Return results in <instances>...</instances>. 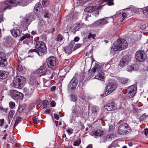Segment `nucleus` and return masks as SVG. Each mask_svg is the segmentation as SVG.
<instances>
[{
	"mask_svg": "<svg viewBox=\"0 0 148 148\" xmlns=\"http://www.w3.org/2000/svg\"><path fill=\"white\" fill-rule=\"evenodd\" d=\"M35 49H31L28 52V54L30 56H33L36 53L39 56H40L39 52L44 53L47 51V48L45 44L40 41L37 42L34 44Z\"/></svg>",
	"mask_w": 148,
	"mask_h": 148,
	"instance_id": "obj_1",
	"label": "nucleus"
},
{
	"mask_svg": "<svg viewBox=\"0 0 148 148\" xmlns=\"http://www.w3.org/2000/svg\"><path fill=\"white\" fill-rule=\"evenodd\" d=\"M127 46L126 41L123 39H118L114 42L111 47L115 51H121L125 49Z\"/></svg>",
	"mask_w": 148,
	"mask_h": 148,
	"instance_id": "obj_2",
	"label": "nucleus"
},
{
	"mask_svg": "<svg viewBox=\"0 0 148 148\" xmlns=\"http://www.w3.org/2000/svg\"><path fill=\"white\" fill-rule=\"evenodd\" d=\"M93 73L92 74V76H90V77H92L94 75V73L95 72H97V74L95 75V78L96 79L102 80L104 78V73L101 69L100 66L98 64H96L94 67L92 68L90 71Z\"/></svg>",
	"mask_w": 148,
	"mask_h": 148,
	"instance_id": "obj_3",
	"label": "nucleus"
},
{
	"mask_svg": "<svg viewBox=\"0 0 148 148\" xmlns=\"http://www.w3.org/2000/svg\"><path fill=\"white\" fill-rule=\"evenodd\" d=\"M130 131V127L127 123H124L120 125L118 129V133L121 135H125Z\"/></svg>",
	"mask_w": 148,
	"mask_h": 148,
	"instance_id": "obj_4",
	"label": "nucleus"
},
{
	"mask_svg": "<svg viewBox=\"0 0 148 148\" xmlns=\"http://www.w3.org/2000/svg\"><path fill=\"white\" fill-rule=\"evenodd\" d=\"M106 5V4H105L102 5L98 6L88 7L85 9L84 11L87 12L93 13V14L96 17L98 16L99 14V12L98 10L101 9L102 7H103Z\"/></svg>",
	"mask_w": 148,
	"mask_h": 148,
	"instance_id": "obj_5",
	"label": "nucleus"
},
{
	"mask_svg": "<svg viewBox=\"0 0 148 148\" xmlns=\"http://www.w3.org/2000/svg\"><path fill=\"white\" fill-rule=\"evenodd\" d=\"M26 82L25 79L23 76H18L15 79L13 82V86L15 88L23 86Z\"/></svg>",
	"mask_w": 148,
	"mask_h": 148,
	"instance_id": "obj_6",
	"label": "nucleus"
},
{
	"mask_svg": "<svg viewBox=\"0 0 148 148\" xmlns=\"http://www.w3.org/2000/svg\"><path fill=\"white\" fill-rule=\"evenodd\" d=\"M46 62L48 67L51 69L54 68L58 63V60L54 56L49 57L46 59Z\"/></svg>",
	"mask_w": 148,
	"mask_h": 148,
	"instance_id": "obj_7",
	"label": "nucleus"
},
{
	"mask_svg": "<svg viewBox=\"0 0 148 148\" xmlns=\"http://www.w3.org/2000/svg\"><path fill=\"white\" fill-rule=\"evenodd\" d=\"M21 0H7L4 2V4L6 5L4 8L3 11L5 12L6 9L11 8L12 6H16L21 3Z\"/></svg>",
	"mask_w": 148,
	"mask_h": 148,
	"instance_id": "obj_8",
	"label": "nucleus"
},
{
	"mask_svg": "<svg viewBox=\"0 0 148 148\" xmlns=\"http://www.w3.org/2000/svg\"><path fill=\"white\" fill-rule=\"evenodd\" d=\"M10 96L12 98L16 100L21 99L23 97L22 93L15 90H12L10 91Z\"/></svg>",
	"mask_w": 148,
	"mask_h": 148,
	"instance_id": "obj_9",
	"label": "nucleus"
},
{
	"mask_svg": "<svg viewBox=\"0 0 148 148\" xmlns=\"http://www.w3.org/2000/svg\"><path fill=\"white\" fill-rule=\"evenodd\" d=\"M43 9L40 2L36 3L34 7V12L38 17H40L43 13Z\"/></svg>",
	"mask_w": 148,
	"mask_h": 148,
	"instance_id": "obj_10",
	"label": "nucleus"
},
{
	"mask_svg": "<svg viewBox=\"0 0 148 148\" xmlns=\"http://www.w3.org/2000/svg\"><path fill=\"white\" fill-rule=\"evenodd\" d=\"M137 90V87L136 85H132L129 87L127 89V95L130 98L134 97Z\"/></svg>",
	"mask_w": 148,
	"mask_h": 148,
	"instance_id": "obj_11",
	"label": "nucleus"
},
{
	"mask_svg": "<svg viewBox=\"0 0 148 148\" xmlns=\"http://www.w3.org/2000/svg\"><path fill=\"white\" fill-rule=\"evenodd\" d=\"M145 53L144 51L142 50L137 51L135 55V58L136 60L140 62H143L145 60Z\"/></svg>",
	"mask_w": 148,
	"mask_h": 148,
	"instance_id": "obj_12",
	"label": "nucleus"
},
{
	"mask_svg": "<svg viewBox=\"0 0 148 148\" xmlns=\"http://www.w3.org/2000/svg\"><path fill=\"white\" fill-rule=\"evenodd\" d=\"M77 84V80L74 76L69 84L68 89L70 90H74L76 88Z\"/></svg>",
	"mask_w": 148,
	"mask_h": 148,
	"instance_id": "obj_13",
	"label": "nucleus"
},
{
	"mask_svg": "<svg viewBox=\"0 0 148 148\" xmlns=\"http://www.w3.org/2000/svg\"><path fill=\"white\" fill-rule=\"evenodd\" d=\"M8 64L5 55L3 53L0 54V66L5 67Z\"/></svg>",
	"mask_w": 148,
	"mask_h": 148,
	"instance_id": "obj_14",
	"label": "nucleus"
},
{
	"mask_svg": "<svg viewBox=\"0 0 148 148\" xmlns=\"http://www.w3.org/2000/svg\"><path fill=\"white\" fill-rule=\"evenodd\" d=\"M130 59L128 55H126L123 56L120 62V66L123 67L126 65L130 62Z\"/></svg>",
	"mask_w": 148,
	"mask_h": 148,
	"instance_id": "obj_15",
	"label": "nucleus"
},
{
	"mask_svg": "<svg viewBox=\"0 0 148 148\" xmlns=\"http://www.w3.org/2000/svg\"><path fill=\"white\" fill-rule=\"evenodd\" d=\"M105 107L107 110L111 111L116 109V105L115 103L111 102L108 103Z\"/></svg>",
	"mask_w": 148,
	"mask_h": 148,
	"instance_id": "obj_16",
	"label": "nucleus"
},
{
	"mask_svg": "<svg viewBox=\"0 0 148 148\" xmlns=\"http://www.w3.org/2000/svg\"><path fill=\"white\" fill-rule=\"evenodd\" d=\"M108 18H103L96 21L94 23V24L96 26H103L104 25L106 24L108 22L107 19Z\"/></svg>",
	"mask_w": 148,
	"mask_h": 148,
	"instance_id": "obj_17",
	"label": "nucleus"
},
{
	"mask_svg": "<svg viewBox=\"0 0 148 148\" xmlns=\"http://www.w3.org/2000/svg\"><path fill=\"white\" fill-rule=\"evenodd\" d=\"M116 88V86L114 83H109L108 84L106 87V89L108 92L111 93L114 91Z\"/></svg>",
	"mask_w": 148,
	"mask_h": 148,
	"instance_id": "obj_18",
	"label": "nucleus"
},
{
	"mask_svg": "<svg viewBox=\"0 0 148 148\" xmlns=\"http://www.w3.org/2000/svg\"><path fill=\"white\" fill-rule=\"evenodd\" d=\"M33 13H31L29 14L28 18H25L24 19V22L25 24V26L27 27L30 24L31 20H32L33 18Z\"/></svg>",
	"mask_w": 148,
	"mask_h": 148,
	"instance_id": "obj_19",
	"label": "nucleus"
},
{
	"mask_svg": "<svg viewBox=\"0 0 148 148\" xmlns=\"http://www.w3.org/2000/svg\"><path fill=\"white\" fill-rule=\"evenodd\" d=\"M72 43V42L71 43L69 44V46H67L64 48V51L65 53L68 55L71 54L73 51V45Z\"/></svg>",
	"mask_w": 148,
	"mask_h": 148,
	"instance_id": "obj_20",
	"label": "nucleus"
},
{
	"mask_svg": "<svg viewBox=\"0 0 148 148\" xmlns=\"http://www.w3.org/2000/svg\"><path fill=\"white\" fill-rule=\"evenodd\" d=\"M12 35L14 37H17L19 36L21 33L19 30L17 29H13L11 31Z\"/></svg>",
	"mask_w": 148,
	"mask_h": 148,
	"instance_id": "obj_21",
	"label": "nucleus"
},
{
	"mask_svg": "<svg viewBox=\"0 0 148 148\" xmlns=\"http://www.w3.org/2000/svg\"><path fill=\"white\" fill-rule=\"evenodd\" d=\"M8 75V73L5 71L0 70V79H4L6 78Z\"/></svg>",
	"mask_w": 148,
	"mask_h": 148,
	"instance_id": "obj_22",
	"label": "nucleus"
},
{
	"mask_svg": "<svg viewBox=\"0 0 148 148\" xmlns=\"http://www.w3.org/2000/svg\"><path fill=\"white\" fill-rule=\"evenodd\" d=\"M113 0H99L100 3L102 4L104 2L106 3L109 5H112L114 4Z\"/></svg>",
	"mask_w": 148,
	"mask_h": 148,
	"instance_id": "obj_23",
	"label": "nucleus"
},
{
	"mask_svg": "<svg viewBox=\"0 0 148 148\" xmlns=\"http://www.w3.org/2000/svg\"><path fill=\"white\" fill-rule=\"evenodd\" d=\"M99 111V108L96 106H93L92 107L91 111L92 114L94 116H97V112Z\"/></svg>",
	"mask_w": 148,
	"mask_h": 148,
	"instance_id": "obj_24",
	"label": "nucleus"
},
{
	"mask_svg": "<svg viewBox=\"0 0 148 148\" xmlns=\"http://www.w3.org/2000/svg\"><path fill=\"white\" fill-rule=\"evenodd\" d=\"M103 132L102 130L101 129L97 130L96 131L93 132V134L97 136H101L103 134Z\"/></svg>",
	"mask_w": 148,
	"mask_h": 148,
	"instance_id": "obj_25",
	"label": "nucleus"
},
{
	"mask_svg": "<svg viewBox=\"0 0 148 148\" xmlns=\"http://www.w3.org/2000/svg\"><path fill=\"white\" fill-rule=\"evenodd\" d=\"M29 84L31 86H34L36 84V81L34 77H32L30 79Z\"/></svg>",
	"mask_w": 148,
	"mask_h": 148,
	"instance_id": "obj_26",
	"label": "nucleus"
},
{
	"mask_svg": "<svg viewBox=\"0 0 148 148\" xmlns=\"http://www.w3.org/2000/svg\"><path fill=\"white\" fill-rule=\"evenodd\" d=\"M120 83L123 84H125L128 83L129 82V79L125 78H121L119 79Z\"/></svg>",
	"mask_w": 148,
	"mask_h": 148,
	"instance_id": "obj_27",
	"label": "nucleus"
},
{
	"mask_svg": "<svg viewBox=\"0 0 148 148\" xmlns=\"http://www.w3.org/2000/svg\"><path fill=\"white\" fill-rule=\"evenodd\" d=\"M30 36L29 34H26L23 36L22 37H21L20 40V41H22L23 40H24L23 42H24L27 39H29L30 38Z\"/></svg>",
	"mask_w": 148,
	"mask_h": 148,
	"instance_id": "obj_28",
	"label": "nucleus"
},
{
	"mask_svg": "<svg viewBox=\"0 0 148 148\" xmlns=\"http://www.w3.org/2000/svg\"><path fill=\"white\" fill-rule=\"evenodd\" d=\"M22 120L23 119L21 117H17L14 126V128L18 123H20Z\"/></svg>",
	"mask_w": 148,
	"mask_h": 148,
	"instance_id": "obj_29",
	"label": "nucleus"
},
{
	"mask_svg": "<svg viewBox=\"0 0 148 148\" xmlns=\"http://www.w3.org/2000/svg\"><path fill=\"white\" fill-rule=\"evenodd\" d=\"M41 3L43 6L45 7L49 6V0H42Z\"/></svg>",
	"mask_w": 148,
	"mask_h": 148,
	"instance_id": "obj_30",
	"label": "nucleus"
},
{
	"mask_svg": "<svg viewBox=\"0 0 148 148\" xmlns=\"http://www.w3.org/2000/svg\"><path fill=\"white\" fill-rule=\"evenodd\" d=\"M34 86H30L29 88L28 89L29 91L28 94L29 96H30L32 95L34 90Z\"/></svg>",
	"mask_w": 148,
	"mask_h": 148,
	"instance_id": "obj_31",
	"label": "nucleus"
},
{
	"mask_svg": "<svg viewBox=\"0 0 148 148\" xmlns=\"http://www.w3.org/2000/svg\"><path fill=\"white\" fill-rule=\"evenodd\" d=\"M15 113L14 110H11L8 114V117L9 119H12L13 118V116Z\"/></svg>",
	"mask_w": 148,
	"mask_h": 148,
	"instance_id": "obj_32",
	"label": "nucleus"
},
{
	"mask_svg": "<svg viewBox=\"0 0 148 148\" xmlns=\"http://www.w3.org/2000/svg\"><path fill=\"white\" fill-rule=\"evenodd\" d=\"M143 10L144 14L148 17V6L144 8Z\"/></svg>",
	"mask_w": 148,
	"mask_h": 148,
	"instance_id": "obj_33",
	"label": "nucleus"
},
{
	"mask_svg": "<svg viewBox=\"0 0 148 148\" xmlns=\"http://www.w3.org/2000/svg\"><path fill=\"white\" fill-rule=\"evenodd\" d=\"M81 140L80 139L75 140L73 142V145L74 146H78L81 143Z\"/></svg>",
	"mask_w": 148,
	"mask_h": 148,
	"instance_id": "obj_34",
	"label": "nucleus"
},
{
	"mask_svg": "<svg viewBox=\"0 0 148 148\" xmlns=\"http://www.w3.org/2000/svg\"><path fill=\"white\" fill-rule=\"evenodd\" d=\"M44 17L45 18H49L50 15L49 12L47 10H45Z\"/></svg>",
	"mask_w": 148,
	"mask_h": 148,
	"instance_id": "obj_35",
	"label": "nucleus"
},
{
	"mask_svg": "<svg viewBox=\"0 0 148 148\" xmlns=\"http://www.w3.org/2000/svg\"><path fill=\"white\" fill-rule=\"evenodd\" d=\"M81 108L79 106H76L75 108V112L77 114L78 113L81 111Z\"/></svg>",
	"mask_w": 148,
	"mask_h": 148,
	"instance_id": "obj_36",
	"label": "nucleus"
},
{
	"mask_svg": "<svg viewBox=\"0 0 148 148\" xmlns=\"http://www.w3.org/2000/svg\"><path fill=\"white\" fill-rule=\"evenodd\" d=\"M70 98L71 101L74 102H75L77 99V97L76 96L73 95H71Z\"/></svg>",
	"mask_w": 148,
	"mask_h": 148,
	"instance_id": "obj_37",
	"label": "nucleus"
},
{
	"mask_svg": "<svg viewBox=\"0 0 148 148\" xmlns=\"http://www.w3.org/2000/svg\"><path fill=\"white\" fill-rule=\"evenodd\" d=\"M129 72H130L134 70V67L133 66H128L127 67L126 69Z\"/></svg>",
	"mask_w": 148,
	"mask_h": 148,
	"instance_id": "obj_38",
	"label": "nucleus"
},
{
	"mask_svg": "<svg viewBox=\"0 0 148 148\" xmlns=\"http://www.w3.org/2000/svg\"><path fill=\"white\" fill-rule=\"evenodd\" d=\"M17 71L21 72L23 70V68L21 64H20V63H19V64L18 65V66L17 67Z\"/></svg>",
	"mask_w": 148,
	"mask_h": 148,
	"instance_id": "obj_39",
	"label": "nucleus"
},
{
	"mask_svg": "<svg viewBox=\"0 0 148 148\" xmlns=\"http://www.w3.org/2000/svg\"><path fill=\"white\" fill-rule=\"evenodd\" d=\"M62 36L61 34H59L57 36L56 40L58 41H60L62 40Z\"/></svg>",
	"mask_w": 148,
	"mask_h": 148,
	"instance_id": "obj_40",
	"label": "nucleus"
},
{
	"mask_svg": "<svg viewBox=\"0 0 148 148\" xmlns=\"http://www.w3.org/2000/svg\"><path fill=\"white\" fill-rule=\"evenodd\" d=\"M9 104L10 108L11 109L13 108L15 106V103L12 101L10 102Z\"/></svg>",
	"mask_w": 148,
	"mask_h": 148,
	"instance_id": "obj_41",
	"label": "nucleus"
},
{
	"mask_svg": "<svg viewBox=\"0 0 148 148\" xmlns=\"http://www.w3.org/2000/svg\"><path fill=\"white\" fill-rule=\"evenodd\" d=\"M44 69V67L41 66L37 70V72L39 73H41L43 72Z\"/></svg>",
	"mask_w": 148,
	"mask_h": 148,
	"instance_id": "obj_42",
	"label": "nucleus"
},
{
	"mask_svg": "<svg viewBox=\"0 0 148 148\" xmlns=\"http://www.w3.org/2000/svg\"><path fill=\"white\" fill-rule=\"evenodd\" d=\"M0 111L2 113L5 112L6 113L7 110V108H4L3 107H0Z\"/></svg>",
	"mask_w": 148,
	"mask_h": 148,
	"instance_id": "obj_43",
	"label": "nucleus"
},
{
	"mask_svg": "<svg viewBox=\"0 0 148 148\" xmlns=\"http://www.w3.org/2000/svg\"><path fill=\"white\" fill-rule=\"evenodd\" d=\"M81 44H76L73 49V51H75L76 50V49H77L78 48L80 47L81 46Z\"/></svg>",
	"mask_w": 148,
	"mask_h": 148,
	"instance_id": "obj_44",
	"label": "nucleus"
},
{
	"mask_svg": "<svg viewBox=\"0 0 148 148\" xmlns=\"http://www.w3.org/2000/svg\"><path fill=\"white\" fill-rule=\"evenodd\" d=\"M146 26L145 24L142 23L140 25V28L142 30H144L146 29Z\"/></svg>",
	"mask_w": 148,
	"mask_h": 148,
	"instance_id": "obj_45",
	"label": "nucleus"
},
{
	"mask_svg": "<svg viewBox=\"0 0 148 148\" xmlns=\"http://www.w3.org/2000/svg\"><path fill=\"white\" fill-rule=\"evenodd\" d=\"M116 146V144L114 143H113L109 145L108 148H114Z\"/></svg>",
	"mask_w": 148,
	"mask_h": 148,
	"instance_id": "obj_46",
	"label": "nucleus"
},
{
	"mask_svg": "<svg viewBox=\"0 0 148 148\" xmlns=\"http://www.w3.org/2000/svg\"><path fill=\"white\" fill-rule=\"evenodd\" d=\"M95 36V34H92L91 33H90L88 36V39H90L91 38H92L93 39Z\"/></svg>",
	"mask_w": 148,
	"mask_h": 148,
	"instance_id": "obj_47",
	"label": "nucleus"
},
{
	"mask_svg": "<svg viewBox=\"0 0 148 148\" xmlns=\"http://www.w3.org/2000/svg\"><path fill=\"white\" fill-rule=\"evenodd\" d=\"M108 90H107L105 89V90L104 91L103 95L105 97L111 93V92H108Z\"/></svg>",
	"mask_w": 148,
	"mask_h": 148,
	"instance_id": "obj_48",
	"label": "nucleus"
},
{
	"mask_svg": "<svg viewBox=\"0 0 148 148\" xmlns=\"http://www.w3.org/2000/svg\"><path fill=\"white\" fill-rule=\"evenodd\" d=\"M56 76H57V73H56L55 72H53L52 73L51 76V79H53V77H54V79H55L56 78Z\"/></svg>",
	"mask_w": 148,
	"mask_h": 148,
	"instance_id": "obj_49",
	"label": "nucleus"
},
{
	"mask_svg": "<svg viewBox=\"0 0 148 148\" xmlns=\"http://www.w3.org/2000/svg\"><path fill=\"white\" fill-rule=\"evenodd\" d=\"M147 115L146 113H144L141 116V118L142 119L144 120L146 119L147 117Z\"/></svg>",
	"mask_w": 148,
	"mask_h": 148,
	"instance_id": "obj_50",
	"label": "nucleus"
},
{
	"mask_svg": "<svg viewBox=\"0 0 148 148\" xmlns=\"http://www.w3.org/2000/svg\"><path fill=\"white\" fill-rule=\"evenodd\" d=\"M32 120L34 123L35 124L37 123V121L36 120V118L35 116L33 117L32 118Z\"/></svg>",
	"mask_w": 148,
	"mask_h": 148,
	"instance_id": "obj_51",
	"label": "nucleus"
},
{
	"mask_svg": "<svg viewBox=\"0 0 148 148\" xmlns=\"http://www.w3.org/2000/svg\"><path fill=\"white\" fill-rule=\"evenodd\" d=\"M48 101L47 100H45L43 101V105L45 107H47V105L48 104Z\"/></svg>",
	"mask_w": 148,
	"mask_h": 148,
	"instance_id": "obj_52",
	"label": "nucleus"
},
{
	"mask_svg": "<svg viewBox=\"0 0 148 148\" xmlns=\"http://www.w3.org/2000/svg\"><path fill=\"white\" fill-rule=\"evenodd\" d=\"M54 116L55 119L58 120L59 119V116L58 115L54 113L53 114Z\"/></svg>",
	"mask_w": 148,
	"mask_h": 148,
	"instance_id": "obj_53",
	"label": "nucleus"
},
{
	"mask_svg": "<svg viewBox=\"0 0 148 148\" xmlns=\"http://www.w3.org/2000/svg\"><path fill=\"white\" fill-rule=\"evenodd\" d=\"M4 119H0V126L1 127L3 125L4 123Z\"/></svg>",
	"mask_w": 148,
	"mask_h": 148,
	"instance_id": "obj_54",
	"label": "nucleus"
},
{
	"mask_svg": "<svg viewBox=\"0 0 148 148\" xmlns=\"http://www.w3.org/2000/svg\"><path fill=\"white\" fill-rule=\"evenodd\" d=\"M66 131L69 134H72L73 133V130H71L70 129L66 130Z\"/></svg>",
	"mask_w": 148,
	"mask_h": 148,
	"instance_id": "obj_55",
	"label": "nucleus"
},
{
	"mask_svg": "<svg viewBox=\"0 0 148 148\" xmlns=\"http://www.w3.org/2000/svg\"><path fill=\"white\" fill-rule=\"evenodd\" d=\"M143 132L145 134L146 136H147L148 135V128L145 129L143 131Z\"/></svg>",
	"mask_w": 148,
	"mask_h": 148,
	"instance_id": "obj_56",
	"label": "nucleus"
},
{
	"mask_svg": "<svg viewBox=\"0 0 148 148\" xmlns=\"http://www.w3.org/2000/svg\"><path fill=\"white\" fill-rule=\"evenodd\" d=\"M3 21V14H0V23Z\"/></svg>",
	"mask_w": 148,
	"mask_h": 148,
	"instance_id": "obj_57",
	"label": "nucleus"
},
{
	"mask_svg": "<svg viewBox=\"0 0 148 148\" xmlns=\"http://www.w3.org/2000/svg\"><path fill=\"white\" fill-rule=\"evenodd\" d=\"M56 103L54 101H52L51 102V106L52 107H55L56 106Z\"/></svg>",
	"mask_w": 148,
	"mask_h": 148,
	"instance_id": "obj_58",
	"label": "nucleus"
},
{
	"mask_svg": "<svg viewBox=\"0 0 148 148\" xmlns=\"http://www.w3.org/2000/svg\"><path fill=\"white\" fill-rule=\"evenodd\" d=\"M83 25V23H82L81 24L80 23H78L77 25L76 26V27H77L78 29H79L80 28L82 25Z\"/></svg>",
	"mask_w": 148,
	"mask_h": 148,
	"instance_id": "obj_59",
	"label": "nucleus"
},
{
	"mask_svg": "<svg viewBox=\"0 0 148 148\" xmlns=\"http://www.w3.org/2000/svg\"><path fill=\"white\" fill-rule=\"evenodd\" d=\"M122 16L123 18H125L127 17L126 13H123L122 14Z\"/></svg>",
	"mask_w": 148,
	"mask_h": 148,
	"instance_id": "obj_60",
	"label": "nucleus"
},
{
	"mask_svg": "<svg viewBox=\"0 0 148 148\" xmlns=\"http://www.w3.org/2000/svg\"><path fill=\"white\" fill-rule=\"evenodd\" d=\"M56 87L55 86H53L51 88V91H53L56 89Z\"/></svg>",
	"mask_w": 148,
	"mask_h": 148,
	"instance_id": "obj_61",
	"label": "nucleus"
},
{
	"mask_svg": "<svg viewBox=\"0 0 148 148\" xmlns=\"http://www.w3.org/2000/svg\"><path fill=\"white\" fill-rule=\"evenodd\" d=\"M79 39V38L78 37H75L74 39V41L75 42L78 41Z\"/></svg>",
	"mask_w": 148,
	"mask_h": 148,
	"instance_id": "obj_62",
	"label": "nucleus"
},
{
	"mask_svg": "<svg viewBox=\"0 0 148 148\" xmlns=\"http://www.w3.org/2000/svg\"><path fill=\"white\" fill-rule=\"evenodd\" d=\"M51 112V110L49 109H47L45 111V112L47 114H49Z\"/></svg>",
	"mask_w": 148,
	"mask_h": 148,
	"instance_id": "obj_63",
	"label": "nucleus"
},
{
	"mask_svg": "<svg viewBox=\"0 0 148 148\" xmlns=\"http://www.w3.org/2000/svg\"><path fill=\"white\" fill-rule=\"evenodd\" d=\"M75 121V120L73 119L72 117L70 118V122L71 123H74Z\"/></svg>",
	"mask_w": 148,
	"mask_h": 148,
	"instance_id": "obj_64",
	"label": "nucleus"
}]
</instances>
